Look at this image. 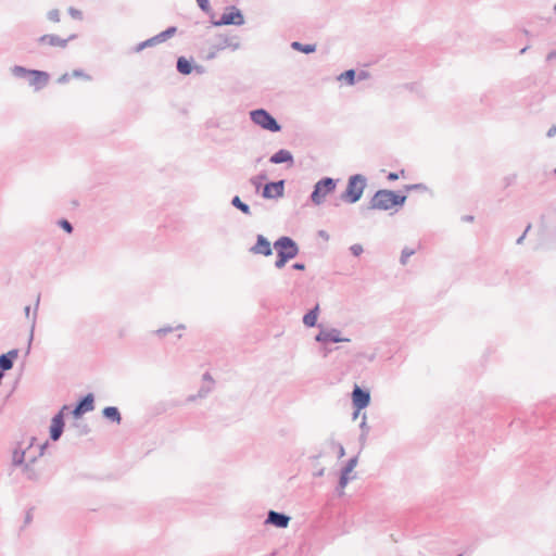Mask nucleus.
Segmentation results:
<instances>
[{
    "mask_svg": "<svg viewBox=\"0 0 556 556\" xmlns=\"http://www.w3.org/2000/svg\"><path fill=\"white\" fill-rule=\"evenodd\" d=\"M457 556H462V555H457Z\"/></svg>",
    "mask_w": 556,
    "mask_h": 556,
    "instance_id": "nucleus-61",
    "label": "nucleus"
},
{
    "mask_svg": "<svg viewBox=\"0 0 556 556\" xmlns=\"http://www.w3.org/2000/svg\"><path fill=\"white\" fill-rule=\"evenodd\" d=\"M274 248L277 251L292 252V258H294L299 253L298 244L290 237H280L275 241Z\"/></svg>",
    "mask_w": 556,
    "mask_h": 556,
    "instance_id": "nucleus-14",
    "label": "nucleus"
},
{
    "mask_svg": "<svg viewBox=\"0 0 556 556\" xmlns=\"http://www.w3.org/2000/svg\"><path fill=\"white\" fill-rule=\"evenodd\" d=\"M93 403H94L93 394L92 393H88L75 406V408L72 412L73 416L78 418L83 414L93 410V408H94Z\"/></svg>",
    "mask_w": 556,
    "mask_h": 556,
    "instance_id": "nucleus-15",
    "label": "nucleus"
},
{
    "mask_svg": "<svg viewBox=\"0 0 556 556\" xmlns=\"http://www.w3.org/2000/svg\"><path fill=\"white\" fill-rule=\"evenodd\" d=\"M290 517L283 513L269 510L265 523L275 526L280 529H285L289 526Z\"/></svg>",
    "mask_w": 556,
    "mask_h": 556,
    "instance_id": "nucleus-13",
    "label": "nucleus"
},
{
    "mask_svg": "<svg viewBox=\"0 0 556 556\" xmlns=\"http://www.w3.org/2000/svg\"><path fill=\"white\" fill-rule=\"evenodd\" d=\"M241 47L240 39L238 36L218 35L215 41L208 47L206 54L207 60H213L217 56L220 51L230 49L237 51Z\"/></svg>",
    "mask_w": 556,
    "mask_h": 556,
    "instance_id": "nucleus-3",
    "label": "nucleus"
},
{
    "mask_svg": "<svg viewBox=\"0 0 556 556\" xmlns=\"http://www.w3.org/2000/svg\"><path fill=\"white\" fill-rule=\"evenodd\" d=\"M68 406H63L62 409L52 418L50 426V438L53 441H58L64 428V410H67Z\"/></svg>",
    "mask_w": 556,
    "mask_h": 556,
    "instance_id": "nucleus-10",
    "label": "nucleus"
},
{
    "mask_svg": "<svg viewBox=\"0 0 556 556\" xmlns=\"http://www.w3.org/2000/svg\"><path fill=\"white\" fill-rule=\"evenodd\" d=\"M18 356V350L13 349L5 354L0 355V371L10 370L13 367L14 359Z\"/></svg>",
    "mask_w": 556,
    "mask_h": 556,
    "instance_id": "nucleus-18",
    "label": "nucleus"
},
{
    "mask_svg": "<svg viewBox=\"0 0 556 556\" xmlns=\"http://www.w3.org/2000/svg\"><path fill=\"white\" fill-rule=\"evenodd\" d=\"M292 268L295 269V270H304L305 269V265L303 263H294L292 265Z\"/></svg>",
    "mask_w": 556,
    "mask_h": 556,
    "instance_id": "nucleus-47",
    "label": "nucleus"
},
{
    "mask_svg": "<svg viewBox=\"0 0 556 556\" xmlns=\"http://www.w3.org/2000/svg\"><path fill=\"white\" fill-rule=\"evenodd\" d=\"M75 37H76V35H71L67 39H62L58 35L49 34V35H42L41 37H39L38 41L41 45L65 48L67 46V42L70 40L74 39Z\"/></svg>",
    "mask_w": 556,
    "mask_h": 556,
    "instance_id": "nucleus-16",
    "label": "nucleus"
},
{
    "mask_svg": "<svg viewBox=\"0 0 556 556\" xmlns=\"http://www.w3.org/2000/svg\"><path fill=\"white\" fill-rule=\"evenodd\" d=\"M368 433L367 430L365 432H362L361 435H359V443H361V446L363 447L366 443V440H367V437H368Z\"/></svg>",
    "mask_w": 556,
    "mask_h": 556,
    "instance_id": "nucleus-44",
    "label": "nucleus"
},
{
    "mask_svg": "<svg viewBox=\"0 0 556 556\" xmlns=\"http://www.w3.org/2000/svg\"><path fill=\"white\" fill-rule=\"evenodd\" d=\"M230 12H226L222 15L218 21L212 20L211 23L214 26H223V25H237L241 26L244 24V17L239 9L236 7L230 8Z\"/></svg>",
    "mask_w": 556,
    "mask_h": 556,
    "instance_id": "nucleus-6",
    "label": "nucleus"
},
{
    "mask_svg": "<svg viewBox=\"0 0 556 556\" xmlns=\"http://www.w3.org/2000/svg\"><path fill=\"white\" fill-rule=\"evenodd\" d=\"M285 180L268 182L264 186L262 195L265 199H279L283 195Z\"/></svg>",
    "mask_w": 556,
    "mask_h": 556,
    "instance_id": "nucleus-12",
    "label": "nucleus"
},
{
    "mask_svg": "<svg viewBox=\"0 0 556 556\" xmlns=\"http://www.w3.org/2000/svg\"><path fill=\"white\" fill-rule=\"evenodd\" d=\"M554 10H555V12H556V4L554 5Z\"/></svg>",
    "mask_w": 556,
    "mask_h": 556,
    "instance_id": "nucleus-60",
    "label": "nucleus"
},
{
    "mask_svg": "<svg viewBox=\"0 0 556 556\" xmlns=\"http://www.w3.org/2000/svg\"><path fill=\"white\" fill-rule=\"evenodd\" d=\"M210 391H211V387H208V388H207V389H205V390H204V389H201V390L199 391V396H200V397L206 396V395H207V393H210Z\"/></svg>",
    "mask_w": 556,
    "mask_h": 556,
    "instance_id": "nucleus-49",
    "label": "nucleus"
},
{
    "mask_svg": "<svg viewBox=\"0 0 556 556\" xmlns=\"http://www.w3.org/2000/svg\"><path fill=\"white\" fill-rule=\"evenodd\" d=\"M290 260H292V252L277 251V260L275 262V267L281 269Z\"/></svg>",
    "mask_w": 556,
    "mask_h": 556,
    "instance_id": "nucleus-23",
    "label": "nucleus"
},
{
    "mask_svg": "<svg viewBox=\"0 0 556 556\" xmlns=\"http://www.w3.org/2000/svg\"><path fill=\"white\" fill-rule=\"evenodd\" d=\"M388 179L389 180H396V179H399V174L397 173H390L388 175Z\"/></svg>",
    "mask_w": 556,
    "mask_h": 556,
    "instance_id": "nucleus-50",
    "label": "nucleus"
},
{
    "mask_svg": "<svg viewBox=\"0 0 556 556\" xmlns=\"http://www.w3.org/2000/svg\"><path fill=\"white\" fill-rule=\"evenodd\" d=\"M352 403L354 408L357 410H362L366 408L370 403V393L367 390L362 389L357 384H355L352 392Z\"/></svg>",
    "mask_w": 556,
    "mask_h": 556,
    "instance_id": "nucleus-9",
    "label": "nucleus"
},
{
    "mask_svg": "<svg viewBox=\"0 0 556 556\" xmlns=\"http://www.w3.org/2000/svg\"><path fill=\"white\" fill-rule=\"evenodd\" d=\"M39 301H40V298L38 296L37 301H36L35 312L31 317L29 342H31V340L34 338V330H35L36 321H37V309L39 306Z\"/></svg>",
    "mask_w": 556,
    "mask_h": 556,
    "instance_id": "nucleus-32",
    "label": "nucleus"
},
{
    "mask_svg": "<svg viewBox=\"0 0 556 556\" xmlns=\"http://www.w3.org/2000/svg\"><path fill=\"white\" fill-rule=\"evenodd\" d=\"M406 197L400 195L394 191L382 189L378 190L370 200V208L387 211L405 203Z\"/></svg>",
    "mask_w": 556,
    "mask_h": 556,
    "instance_id": "nucleus-1",
    "label": "nucleus"
},
{
    "mask_svg": "<svg viewBox=\"0 0 556 556\" xmlns=\"http://www.w3.org/2000/svg\"><path fill=\"white\" fill-rule=\"evenodd\" d=\"M103 416L116 424H119L122 420L121 413L115 406H108L102 412Z\"/></svg>",
    "mask_w": 556,
    "mask_h": 556,
    "instance_id": "nucleus-22",
    "label": "nucleus"
},
{
    "mask_svg": "<svg viewBox=\"0 0 556 556\" xmlns=\"http://www.w3.org/2000/svg\"><path fill=\"white\" fill-rule=\"evenodd\" d=\"M319 235H320L321 237H326V238L328 237V236H327V233H326L324 230L319 231Z\"/></svg>",
    "mask_w": 556,
    "mask_h": 556,
    "instance_id": "nucleus-57",
    "label": "nucleus"
},
{
    "mask_svg": "<svg viewBox=\"0 0 556 556\" xmlns=\"http://www.w3.org/2000/svg\"><path fill=\"white\" fill-rule=\"evenodd\" d=\"M350 251L354 256H359L363 253V247L358 243H355L350 247Z\"/></svg>",
    "mask_w": 556,
    "mask_h": 556,
    "instance_id": "nucleus-39",
    "label": "nucleus"
},
{
    "mask_svg": "<svg viewBox=\"0 0 556 556\" xmlns=\"http://www.w3.org/2000/svg\"><path fill=\"white\" fill-rule=\"evenodd\" d=\"M38 456H31L29 457V462H27L23 466V473L26 477V479L35 481L39 478V472L33 467V464L36 462Z\"/></svg>",
    "mask_w": 556,
    "mask_h": 556,
    "instance_id": "nucleus-20",
    "label": "nucleus"
},
{
    "mask_svg": "<svg viewBox=\"0 0 556 556\" xmlns=\"http://www.w3.org/2000/svg\"><path fill=\"white\" fill-rule=\"evenodd\" d=\"M472 219H473V217H472V216H465V217H464V220H467V222H471Z\"/></svg>",
    "mask_w": 556,
    "mask_h": 556,
    "instance_id": "nucleus-56",
    "label": "nucleus"
},
{
    "mask_svg": "<svg viewBox=\"0 0 556 556\" xmlns=\"http://www.w3.org/2000/svg\"><path fill=\"white\" fill-rule=\"evenodd\" d=\"M249 251L255 255L269 256L273 254L271 244L263 235H257L255 244Z\"/></svg>",
    "mask_w": 556,
    "mask_h": 556,
    "instance_id": "nucleus-11",
    "label": "nucleus"
},
{
    "mask_svg": "<svg viewBox=\"0 0 556 556\" xmlns=\"http://www.w3.org/2000/svg\"><path fill=\"white\" fill-rule=\"evenodd\" d=\"M415 254V250L410 248H404L401 253L400 262L402 265H405L408 261V258Z\"/></svg>",
    "mask_w": 556,
    "mask_h": 556,
    "instance_id": "nucleus-31",
    "label": "nucleus"
},
{
    "mask_svg": "<svg viewBox=\"0 0 556 556\" xmlns=\"http://www.w3.org/2000/svg\"><path fill=\"white\" fill-rule=\"evenodd\" d=\"M173 330H174V328L169 327V326L168 327H162V328H160V329H157L155 331V334L159 336V337H164L167 333L172 332Z\"/></svg>",
    "mask_w": 556,
    "mask_h": 556,
    "instance_id": "nucleus-40",
    "label": "nucleus"
},
{
    "mask_svg": "<svg viewBox=\"0 0 556 556\" xmlns=\"http://www.w3.org/2000/svg\"><path fill=\"white\" fill-rule=\"evenodd\" d=\"M176 31H177V28L175 26H170L167 29H165L164 31L157 34L156 36H153L156 45L164 42L168 38L173 37L176 34Z\"/></svg>",
    "mask_w": 556,
    "mask_h": 556,
    "instance_id": "nucleus-25",
    "label": "nucleus"
},
{
    "mask_svg": "<svg viewBox=\"0 0 556 556\" xmlns=\"http://www.w3.org/2000/svg\"><path fill=\"white\" fill-rule=\"evenodd\" d=\"M357 462H358L357 456L350 458L349 462L346 463V465L342 468L341 472L350 476V473L356 467Z\"/></svg>",
    "mask_w": 556,
    "mask_h": 556,
    "instance_id": "nucleus-30",
    "label": "nucleus"
},
{
    "mask_svg": "<svg viewBox=\"0 0 556 556\" xmlns=\"http://www.w3.org/2000/svg\"><path fill=\"white\" fill-rule=\"evenodd\" d=\"M291 48L296 50V51L306 53V54L313 53L316 50V46L315 45H303V43H301L299 41H293L291 43Z\"/></svg>",
    "mask_w": 556,
    "mask_h": 556,
    "instance_id": "nucleus-28",
    "label": "nucleus"
},
{
    "mask_svg": "<svg viewBox=\"0 0 556 556\" xmlns=\"http://www.w3.org/2000/svg\"><path fill=\"white\" fill-rule=\"evenodd\" d=\"M555 135H556V125H553V126L548 129V131H547L546 136H547L548 138H552V137H554Z\"/></svg>",
    "mask_w": 556,
    "mask_h": 556,
    "instance_id": "nucleus-46",
    "label": "nucleus"
},
{
    "mask_svg": "<svg viewBox=\"0 0 556 556\" xmlns=\"http://www.w3.org/2000/svg\"><path fill=\"white\" fill-rule=\"evenodd\" d=\"M315 340L320 343L350 342V339L343 338L341 331L337 328H321Z\"/></svg>",
    "mask_w": 556,
    "mask_h": 556,
    "instance_id": "nucleus-8",
    "label": "nucleus"
},
{
    "mask_svg": "<svg viewBox=\"0 0 556 556\" xmlns=\"http://www.w3.org/2000/svg\"><path fill=\"white\" fill-rule=\"evenodd\" d=\"M68 14H70L73 18H75V20H81V18H83V13H81V11H80V10H78V9H75V8H73V7H71V8L68 9Z\"/></svg>",
    "mask_w": 556,
    "mask_h": 556,
    "instance_id": "nucleus-38",
    "label": "nucleus"
},
{
    "mask_svg": "<svg viewBox=\"0 0 556 556\" xmlns=\"http://www.w3.org/2000/svg\"><path fill=\"white\" fill-rule=\"evenodd\" d=\"M366 187V178L356 174L349 178L345 191L342 193L341 199L350 204L356 203L363 195Z\"/></svg>",
    "mask_w": 556,
    "mask_h": 556,
    "instance_id": "nucleus-2",
    "label": "nucleus"
},
{
    "mask_svg": "<svg viewBox=\"0 0 556 556\" xmlns=\"http://www.w3.org/2000/svg\"><path fill=\"white\" fill-rule=\"evenodd\" d=\"M353 478L354 477H350L349 475H344L341 472L340 479H339V489L341 490L340 493H343L344 488L348 485L349 481Z\"/></svg>",
    "mask_w": 556,
    "mask_h": 556,
    "instance_id": "nucleus-34",
    "label": "nucleus"
},
{
    "mask_svg": "<svg viewBox=\"0 0 556 556\" xmlns=\"http://www.w3.org/2000/svg\"><path fill=\"white\" fill-rule=\"evenodd\" d=\"M319 313V306L316 305L314 308H312L309 312H307L303 317V324L306 327H314L317 323V317Z\"/></svg>",
    "mask_w": 556,
    "mask_h": 556,
    "instance_id": "nucleus-21",
    "label": "nucleus"
},
{
    "mask_svg": "<svg viewBox=\"0 0 556 556\" xmlns=\"http://www.w3.org/2000/svg\"><path fill=\"white\" fill-rule=\"evenodd\" d=\"M11 73H12L13 76H15L17 78H29V76L33 73V70H28V68L23 67L21 65H14L11 68Z\"/></svg>",
    "mask_w": 556,
    "mask_h": 556,
    "instance_id": "nucleus-26",
    "label": "nucleus"
},
{
    "mask_svg": "<svg viewBox=\"0 0 556 556\" xmlns=\"http://www.w3.org/2000/svg\"><path fill=\"white\" fill-rule=\"evenodd\" d=\"M155 45H156V42H155V40H154V37H151V38H149V39H147V40H144V41H142V42L138 43V45L136 46V48H135V51H136V52H140V51H142L143 49H146V48H148V47L155 46Z\"/></svg>",
    "mask_w": 556,
    "mask_h": 556,
    "instance_id": "nucleus-33",
    "label": "nucleus"
},
{
    "mask_svg": "<svg viewBox=\"0 0 556 556\" xmlns=\"http://www.w3.org/2000/svg\"><path fill=\"white\" fill-rule=\"evenodd\" d=\"M329 352L330 350L325 349V356L328 355Z\"/></svg>",
    "mask_w": 556,
    "mask_h": 556,
    "instance_id": "nucleus-59",
    "label": "nucleus"
},
{
    "mask_svg": "<svg viewBox=\"0 0 556 556\" xmlns=\"http://www.w3.org/2000/svg\"><path fill=\"white\" fill-rule=\"evenodd\" d=\"M72 77H76V78L84 77L86 79H90V77L88 75H86L81 70H74L72 73Z\"/></svg>",
    "mask_w": 556,
    "mask_h": 556,
    "instance_id": "nucleus-41",
    "label": "nucleus"
},
{
    "mask_svg": "<svg viewBox=\"0 0 556 556\" xmlns=\"http://www.w3.org/2000/svg\"><path fill=\"white\" fill-rule=\"evenodd\" d=\"M71 76H72V74L70 75L68 73H65V74H63V75L58 79V81H59L60 84H66L67 81H70Z\"/></svg>",
    "mask_w": 556,
    "mask_h": 556,
    "instance_id": "nucleus-43",
    "label": "nucleus"
},
{
    "mask_svg": "<svg viewBox=\"0 0 556 556\" xmlns=\"http://www.w3.org/2000/svg\"><path fill=\"white\" fill-rule=\"evenodd\" d=\"M176 329H185V326H184V325H178V326L176 327Z\"/></svg>",
    "mask_w": 556,
    "mask_h": 556,
    "instance_id": "nucleus-58",
    "label": "nucleus"
},
{
    "mask_svg": "<svg viewBox=\"0 0 556 556\" xmlns=\"http://www.w3.org/2000/svg\"><path fill=\"white\" fill-rule=\"evenodd\" d=\"M198 2V5L200 7V9L205 12V13H210L211 12V7H210V2L208 0H197Z\"/></svg>",
    "mask_w": 556,
    "mask_h": 556,
    "instance_id": "nucleus-37",
    "label": "nucleus"
},
{
    "mask_svg": "<svg viewBox=\"0 0 556 556\" xmlns=\"http://www.w3.org/2000/svg\"><path fill=\"white\" fill-rule=\"evenodd\" d=\"M336 186L337 180H334L333 178H321L314 186V190L311 194V201L317 206L321 205L325 202L326 198L334 191Z\"/></svg>",
    "mask_w": 556,
    "mask_h": 556,
    "instance_id": "nucleus-4",
    "label": "nucleus"
},
{
    "mask_svg": "<svg viewBox=\"0 0 556 556\" xmlns=\"http://www.w3.org/2000/svg\"><path fill=\"white\" fill-rule=\"evenodd\" d=\"M361 410H357V408H355V412L353 413V419H356L359 415Z\"/></svg>",
    "mask_w": 556,
    "mask_h": 556,
    "instance_id": "nucleus-55",
    "label": "nucleus"
},
{
    "mask_svg": "<svg viewBox=\"0 0 556 556\" xmlns=\"http://www.w3.org/2000/svg\"><path fill=\"white\" fill-rule=\"evenodd\" d=\"M251 121L263 129L277 132L281 126L278 122L264 109H257L250 113Z\"/></svg>",
    "mask_w": 556,
    "mask_h": 556,
    "instance_id": "nucleus-5",
    "label": "nucleus"
},
{
    "mask_svg": "<svg viewBox=\"0 0 556 556\" xmlns=\"http://www.w3.org/2000/svg\"><path fill=\"white\" fill-rule=\"evenodd\" d=\"M356 72L354 70H348L338 76V80L344 81L349 86L355 84Z\"/></svg>",
    "mask_w": 556,
    "mask_h": 556,
    "instance_id": "nucleus-27",
    "label": "nucleus"
},
{
    "mask_svg": "<svg viewBox=\"0 0 556 556\" xmlns=\"http://www.w3.org/2000/svg\"><path fill=\"white\" fill-rule=\"evenodd\" d=\"M269 161H270V163H274V164H281V163H287V162L293 163V156L290 151L281 149V150L277 151L276 153H274L270 156Z\"/></svg>",
    "mask_w": 556,
    "mask_h": 556,
    "instance_id": "nucleus-19",
    "label": "nucleus"
},
{
    "mask_svg": "<svg viewBox=\"0 0 556 556\" xmlns=\"http://www.w3.org/2000/svg\"><path fill=\"white\" fill-rule=\"evenodd\" d=\"M345 454L344 447L342 444H338V456L341 458Z\"/></svg>",
    "mask_w": 556,
    "mask_h": 556,
    "instance_id": "nucleus-48",
    "label": "nucleus"
},
{
    "mask_svg": "<svg viewBox=\"0 0 556 556\" xmlns=\"http://www.w3.org/2000/svg\"><path fill=\"white\" fill-rule=\"evenodd\" d=\"M231 204H232L236 208H238L239 211H241L244 215H248V216H250V215H251V208H250V206H249L247 203L242 202V201H241V199H240L238 195H236V197H233V198H232V200H231Z\"/></svg>",
    "mask_w": 556,
    "mask_h": 556,
    "instance_id": "nucleus-29",
    "label": "nucleus"
},
{
    "mask_svg": "<svg viewBox=\"0 0 556 556\" xmlns=\"http://www.w3.org/2000/svg\"><path fill=\"white\" fill-rule=\"evenodd\" d=\"M554 59H556V51H552V52H549V53L547 54V56H546V60H547V61H552V60H554Z\"/></svg>",
    "mask_w": 556,
    "mask_h": 556,
    "instance_id": "nucleus-51",
    "label": "nucleus"
},
{
    "mask_svg": "<svg viewBox=\"0 0 556 556\" xmlns=\"http://www.w3.org/2000/svg\"><path fill=\"white\" fill-rule=\"evenodd\" d=\"M531 228V225H528L525 232L517 239V244H521L523 239L526 238V235L527 232L529 231V229Z\"/></svg>",
    "mask_w": 556,
    "mask_h": 556,
    "instance_id": "nucleus-45",
    "label": "nucleus"
},
{
    "mask_svg": "<svg viewBox=\"0 0 556 556\" xmlns=\"http://www.w3.org/2000/svg\"><path fill=\"white\" fill-rule=\"evenodd\" d=\"M47 447V443L39 445V452L37 456H41L43 454L45 448ZM33 442L26 450H15L12 455V463L14 466H24L27 462H29V457L36 456V454L31 453Z\"/></svg>",
    "mask_w": 556,
    "mask_h": 556,
    "instance_id": "nucleus-7",
    "label": "nucleus"
},
{
    "mask_svg": "<svg viewBox=\"0 0 556 556\" xmlns=\"http://www.w3.org/2000/svg\"><path fill=\"white\" fill-rule=\"evenodd\" d=\"M367 417H366V414L363 415V418H362V422L359 425V428H361V431L362 432H365L367 430V432H369V427L367 425V421H366Z\"/></svg>",
    "mask_w": 556,
    "mask_h": 556,
    "instance_id": "nucleus-42",
    "label": "nucleus"
},
{
    "mask_svg": "<svg viewBox=\"0 0 556 556\" xmlns=\"http://www.w3.org/2000/svg\"><path fill=\"white\" fill-rule=\"evenodd\" d=\"M367 77V73L366 72H361L359 75H358V79H365Z\"/></svg>",
    "mask_w": 556,
    "mask_h": 556,
    "instance_id": "nucleus-53",
    "label": "nucleus"
},
{
    "mask_svg": "<svg viewBox=\"0 0 556 556\" xmlns=\"http://www.w3.org/2000/svg\"><path fill=\"white\" fill-rule=\"evenodd\" d=\"M59 226L64 229L67 233H72L73 232V226L72 224L66 220V219H60L58 222Z\"/></svg>",
    "mask_w": 556,
    "mask_h": 556,
    "instance_id": "nucleus-35",
    "label": "nucleus"
},
{
    "mask_svg": "<svg viewBox=\"0 0 556 556\" xmlns=\"http://www.w3.org/2000/svg\"><path fill=\"white\" fill-rule=\"evenodd\" d=\"M48 18L52 22L58 23L60 21V11L56 9L50 10L48 12Z\"/></svg>",
    "mask_w": 556,
    "mask_h": 556,
    "instance_id": "nucleus-36",
    "label": "nucleus"
},
{
    "mask_svg": "<svg viewBox=\"0 0 556 556\" xmlns=\"http://www.w3.org/2000/svg\"><path fill=\"white\" fill-rule=\"evenodd\" d=\"M203 377H204L205 380H208L211 383H213V380H212L210 374L206 372V374H204Z\"/></svg>",
    "mask_w": 556,
    "mask_h": 556,
    "instance_id": "nucleus-54",
    "label": "nucleus"
},
{
    "mask_svg": "<svg viewBox=\"0 0 556 556\" xmlns=\"http://www.w3.org/2000/svg\"><path fill=\"white\" fill-rule=\"evenodd\" d=\"M177 71L180 74L189 75L192 72V65L191 62L188 61L186 58L180 56L177 60Z\"/></svg>",
    "mask_w": 556,
    "mask_h": 556,
    "instance_id": "nucleus-24",
    "label": "nucleus"
},
{
    "mask_svg": "<svg viewBox=\"0 0 556 556\" xmlns=\"http://www.w3.org/2000/svg\"><path fill=\"white\" fill-rule=\"evenodd\" d=\"M24 313H25L26 317H29V315H30V306H26L25 309H24Z\"/></svg>",
    "mask_w": 556,
    "mask_h": 556,
    "instance_id": "nucleus-52",
    "label": "nucleus"
},
{
    "mask_svg": "<svg viewBox=\"0 0 556 556\" xmlns=\"http://www.w3.org/2000/svg\"><path fill=\"white\" fill-rule=\"evenodd\" d=\"M29 85L36 90L42 89L49 81V74L47 72L33 70L31 75L28 78Z\"/></svg>",
    "mask_w": 556,
    "mask_h": 556,
    "instance_id": "nucleus-17",
    "label": "nucleus"
}]
</instances>
